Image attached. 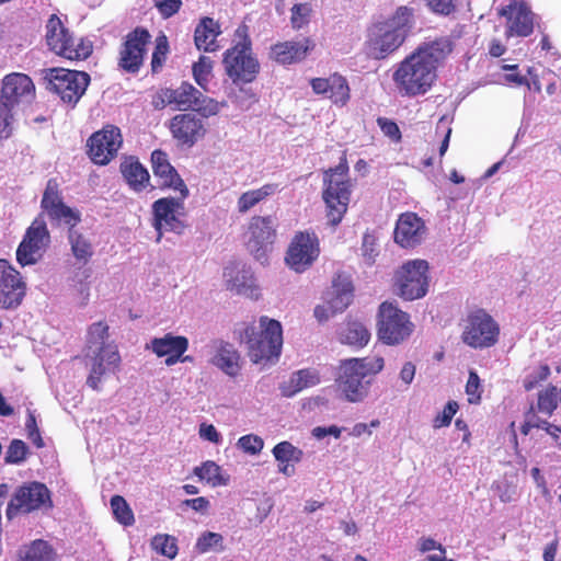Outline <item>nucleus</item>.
<instances>
[{
    "label": "nucleus",
    "instance_id": "f257e3e1",
    "mask_svg": "<svg viewBox=\"0 0 561 561\" xmlns=\"http://www.w3.org/2000/svg\"><path fill=\"white\" fill-rule=\"evenodd\" d=\"M463 33L465 25L458 24L450 36L425 42L400 61L392 75L399 94L415 98L427 93L436 81L438 66L450 56L455 41Z\"/></svg>",
    "mask_w": 561,
    "mask_h": 561
},
{
    "label": "nucleus",
    "instance_id": "f03ea898",
    "mask_svg": "<svg viewBox=\"0 0 561 561\" xmlns=\"http://www.w3.org/2000/svg\"><path fill=\"white\" fill-rule=\"evenodd\" d=\"M240 340L245 343L248 356L254 364L277 360L283 346L282 324L262 316L257 327L249 324L244 328Z\"/></svg>",
    "mask_w": 561,
    "mask_h": 561
},
{
    "label": "nucleus",
    "instance_id": "7ed1b4c3",
    "mask_svg": "<svg viewBox=\"0 0 561 561\" xmlns=\"http://www.w3.org/2000/svg\"><path fill=\"white\" fill-rule=\"evenodd\" d=\"M383 366L381 356L342 359L337 366L336 386L347 401L359 402L368 393L364 379L377 375Z\"/></svg>",
    "mask_w": 561,
    "mask_h": 561
},
{
    "label": "nucleus",
    "instance_id": "20e7f679",
    "mask_svg": "<svg viewBox=\"0 0 561 561\" xmlns=\"http://www.w3.org/2000/svg\"><path fill=\"white\" fill-rule=\"evenodd\" d=\"M352 194V183L348 178V164L343 154L340 163L323 172L322 199L325 204V215L329 224L337 226L347 211Z\"/></svg>",
    "mask_w": 561,
    "mask_h": 561
},
{
    "label": "nucleus",
    "instance_id": "39448f33",
    "mask_svg": "<svg viewBox=\"0 0 561 561\" xmlns=\"http://www.w3.org/2000/svg\"><path fill=\"white\" fill-rule=\"evenodd\" d=\"M413 10L399 7L387 21L375 25L368 41L369 51L376 59H383L396 51L405 41L412 27Z\"/></svg>",
    "mask_w": 561,
    "mask_h": 561
},
{
    "label": "nucleus",
    "instance_id": "423d86ee",
    "mask_svg": "<svg viewBox=\"0 0 561 561\" xmlns=\"http://www.w3.org/2000/svg\"><path fill=\"white\" fill-rule=\"evenodd\" d=\"M51 491L39 481H27L19 485L8 502L5 516L9 520L18 516L53 510Z\"/></svg>",
    "mask_w": 561,
    "mask_h": 561
},
{
    "label": "nucleus",
    "instance_id": "0eeeda50",
    "mask_svg": "<svg viewBox=\"0 0 561 561\" xmlns=\"http://www.w3.org/2000/svg\"><path fill=\"white\" fill-rule=\"evenodd\" d=\"M222 65L234 84L251 83L256 79L260 62L252 53V43L245 33L241 41L225 51Z\"/></svg>",
    "mask_w": 561,
    "mask_h": 561
},
{
    "label": "nucleus",
    "instance_id": "6e6552de",
    "mask_svg": "<svg viewBox=\"0 0 561 561\" xmlns=\"http://www.w3.org/2000/svg\"><path fill=\"white\" fill-rule=\"evenodd\" d=\"M44 79L47 81V90L71 106L84 95L91 81L88 72L65 68L46 69Z\"/></svg>",
    "mask_w": 561,
    "mask_h": 561
},
{
    "label": "nucleus",
    "instance_id": "1a4fd4ad",
    "mask_svg": "<svg viewBox=\"0 0 561 561\" xmlns=\"http://www.w3.org/2000/svg\"><path fill=\"white\" fill-rule=\"evenodd\" d=\"M428 271L430 266L425 260L415 259L402 264L393 276L398 296L409 301L423 298L428 291Z\"/></svg>",
    "mask_w": 561,
    "mask_h": 561
},
{
    "label": "nucleus",
    "instance_id": "9d476101",
    "mask_svg": "<svg viewBox=\"0 0 561 561\" xmlns=\"http://www.w3.org/2000/svg\"><path fill=\"white\" fill-rule=\"evenodd\" d=\"M413 323L407 312L394 304L385 301L378 311V337L387 345H397L413 332Z\"/></svg>",
    "mask_w": 561,
    "mask_h": 561
},
{
    "label": "nucleus",
    "instance_id": "9b49d317",
    "mask_svg": "<svg viewBox=\"0 0 561 561\" xmlns=\"http://www.w3.org/2000/svg\"><path fill=\"white\" fill-rule=\"evenodd\" d=\"M500 334L499 324L483 309H478L468 314L461 339L465 344L473 348H486L493 346Z\"/></svg>",
    "mask_w": 561,
    "mask_h": 561
},
{
    "label": "nucleus",
    "instance_id": "f8f14e48",
    "mask_svg": "<svg viewBox=\"0 0 561 561\" xmlns=\"http://www.w3.org/2000/svg\"><path fill=\"white\" fill-rule=\"evenodd\" d=\"M320 255V241L313 231H298L285 255L286 264L296 273L309 270Z\"/></svg>",
    "mask_w": 561,
    "mask_h": 561
},
{
    "label": "nucleus",
    "instance_id": "ddd939ff",
    "mask_svg": "<svg viewBox=\"0 0 561 561\" xmlns=\"http://www.w3.org/2000/svg\"><path fill=\"white\" fill-rule=\"evenodd\" d=\"M151 35L145 27L137 26L127 33L118 51L117 66L127 73H137L144 65Z\"/></svg>",
    "mask_w": 561,
    "mask_h": 561
},
{
    "label": "nucleus",
    "instance_id": "4468645a",
    "mask_svg": "<svg viewBox=\"0 0 561 561\" xmlns=\"http://www.w3.org/2000/svg\"><path fill=\"white\" fill-rule=\"evenodd\" d=\"M50 234L42 215L27 228L23 240L16 249V261L21 266L33 265L42 257L48 247Z\"/></svg>",
    "mask_w": 561,
    "mask_h": 561
},
{
    "label": "nucleus",
    "instance_id": "2eb2a0df",
    "mask_svg": "<svg viewBox=\"0 0 561 561\" xmlns=\"http://www.w3.org/2000/svg\"><path fill=\"white\" fill-rule=\"evenodd\" d=\"M184 199L181 196L180 198L162 197L152 204L153 226L158 232V241L162 237V229L178 234L184 232L186 228L183 220L185 216Z\"/></svg>",
    "mask_w": 561,
    "mask_h": 561
},
{
    "label": "nucleus",
    "instance_id": "dca6fc26",
    "mask_svg": "<svg viewBox=\"0 0 561 561\" xmlns=\"http://www.w3.org/2000/svg\"><path fill=\"white\" fill-rule=\"evenodd\" d=\"M122 144L121 129L114 125H106L89 137L88 156L93 163L106 165L117 156Z\"/></svg>",
    "mask_w": 561,
    "mask_h": 561
},
{
    "label": "nucleus",
    "instance_id": "f3484780",
    "mask_svg": "<svg viewBox=\"0 0 561 561\" xmlns=\"http://www.w3.org/2000/svg\"><path fill=\"white\" fill-rule=\"evenodd\" d=\"M41 208L47 214L51 222H62L69 229L75 228L81 221L80 213L64 203L59 183L54 178L49 179L46 183Z\"/></svg>",
    "mask_w": 561,
    "mask_h": 561
},
{
    "label": "nucleus",
    "instance_id": "a211bd4d",
    "mask_svg": "<svg viewBox=\"0 0 561 561\" xmlns=\"http://www.w3.org/2000/svg\"><path fill=\"white\" fill-rule=\"evenodd\" d=\"M247 249L256 260H265L266 251L276 238V220L273 216H253L248 225Z\"/></svg>",
    "mask_w": 561,
    "mask_h": 561
},
{
    "label": "nucleus",
    "instance_id": "6ab92c4d",
    "mask_svg": "<svg viewBox=\"0 0 561 561\" xmlns=\"http://www.w3.org/2000/svg\"><path fill=\"white\" fill-rule=\"evenodd\" d=\"M26 295V283L21 273L5 259H0V307L18 308Z\"/></svg>",
    "mask_w": 561,
    "mask_h": 561
},
{
    "label": "nucleus",
    "instance_id": "aec40b11",
    "mask_svg": "<svg viewBox=\"0 0 561 561\" xmlns=\"http://www.w3.org/2000/svg\"><path fill=\"white\" fill-rule=\"evenodd\" d=\"M173 140L181 147H193L204 139L207 128L204 121L194 113H179L168 124Z\"/></svg>",
    "mask_w": 561,
    "mask_h": 561
},
{
    "label": "nucleus",
    "instance_id": "412c9836",
    "mask_svg": "<svg viewBox=\"0 0 561 561\" xmlns=\"http://www.w3.org/2000/svg\"><path fill=\"white\" fill-rule=\"evenodd\" d=\"M201 91L193 84L184 81L178 88H162L152 95L151 105L154 110H163L167 106L176 111L186 112L195 107Z\"/></svg>",
    "mask_w": 561,
    "mask_h": 561
},
{
    "label": "nucleus",
    "instance_id": "4be33fe9",
    "mask_svg": "<svg viewBox=\"0 0 561 561\" xmlns=\"http://www.w3.org/2000/svg\"><path fill=\"white\" fill-rule=\"evenodd\" d=\"M506 19L505 36L527 37L534 32L535 14L525 1L512 0L499 10Z\"/></svg>",
    "mask_w": 561,
    "mask_h": 561
},
{
    "label": "nucleus",
    "instance_id": "5701e85b",
    "mask_svg": "<svg viewBox=\"0 0 561 561\" xmlns=\"http://www.w3.org/2000/svg\"><path fill=\"white\" fill-rule=\"evenodd\" d=\"M35 98V84L30 76L11 72L3 77L0 87V102L16 107L32 102Z\"/></svg>",
    "mask_w": 561,
    "mask_h": 561
},
{
    "label": "nucleus",
    "instance_id": "b1692460",
    "mask_svg": "<svg viewBox=\"0 0 561 561\" xmlns=\"http://www.w3.org/2000/svg\"><path fill=\"white\" fill-rule=\"evenodd\" d=\"M152 172L161 190L178 191L182 198L188 196V188L176 169L170 163L167 152L156 149L151 153Z\"/></svg>",
    "mask_w": 561,
    "mask_h": 561
},
{
    "label": "nucleus",
    "instance_id": "393cba45",
    "mask_svg": "<svg viewBox=\"0 0 561 561\" xmlns=\"http://www.w3.org/2000/svg\"><path fill=\"white\" fill-rule=\"evenodd\" d=\"M310 85L316 94L324 95L339 107L345 106L351 100L348 81L339 72H334L328 78H312Z\"/></svg>",
    "mask_w": 561,
    "mask_h": 561
},
{
    "label": "nucleus",
    "instance_id": "a878e982",
    "mask_svg": "<svg viewBox=\"0 0 561 561\" xmlns=\"http://www.w3.org/2000/svg\"><path fill=\"white\" fill-rule=\"evenodd\" d=\"M121 364V355L116 346L99 347L91 358L90 374L87 378V385L100 391L102 377L107 373H115Z\"/></svg>",
    "mask_w": 561,
    "mask_h": 561
},
{
    "label": "nucleus",
    "instance_id": "bb28decb",
    "mask_svg": "<svg viewBox=\"0 0 561 561\" xmlns=\"http://www.w3.org/2000/svg\"><path fill=\"white\" fill-rule=\"evenodd\" d=\"M313 48L314 44L308 37L299 42H279L271 47L270 58L280 65H291L304 60Z\"/></svg>",
    "mask_w": 561,
    "mask_h": 561
},
{
    "label": "nucleus",
    "instance_id": "cd10ccee",
    "mask_svg": "<svg viewBox=\"0 0 561 561\" xmlns=\"http://www.w3.org/2000/svg\"><path fill=\"white\" fill-rule=\"evenodd\" d=\"M188 348V339L183 335L167 333L162 337H154L150 342V350L158 357H165V365L173 366Z\"/></svg>",
    "mask_w": 561,
    "mask_h": 561
},
{
    "label": "nucleus",
    "instance_id": "c85d7f7f",
    "mask_svg": "<svg viewBox=\"0 0 561 561\" xmlns=\"http://www.w3.org/2000/svg\"><path fill=\"white\" fill-rule=\"evenodd\" d=\"M424 233V222L414 213L402 214L394 228V241L402 248L419 244Z\"/></svg>",
    "mask_w": 561,
    "mask_h": 561
},
{
    "label": "nucleus",
    "instance_id": "c756f323",
    "mask_svg": "<svg viewBox=\"0 0 561 561\" xmlns=\"http://www.w3.org/2000/svg\"><path fill=\"white\" fill-rule=\"evenodd\" d=\"M119 169L124 180L133 191L141 192L149 185V172L136 157L125 158Z\"/></svg>",
    "mask_w": 561,
    "mask_h": 561
},
{
    "label": "nucleus",
    "instance_id": "7c9ffc66",
    "mask_svg": "<svg viewBox=\"0 0 561 561\" xmlns=\"http://www.w3.org/2000/svg\"><path fill=\"white\" fill-rule=\"evenodd\" d=\"M221 33L219 24L211 18L205 16L195 27L194 43L198 50L216 51L219 48L217 37Z\"/></svg>",
    "mask_w": 561,
    "mask_h": 561
},
{
    "label": "nucleus",
    "instance_id": "2f4dec72",
    "mask_svg": "<svg viewBox=\"0 0 561 561\" xmlns=\"http://www.w3.org/2000/svg\"><path fill=\"white\" fill-rule=\"evenodd\" d=\"M241 357L234 346L228 342L220 341L216 346V354L211 363L225 374L236 377L241 369Z\"/></svg>",
    "mask_w": 561,
    "mask_h": 561
},
{
    "label": "nucleus",
    "instance_id": "473e14b6",
    "mask_svg": "<svg viewBox=\"0 0 561 561\" xmlns=\"http://www.w3.org/2000/svg\"><path fill=\"white\" fill-rule=\"evenodd\" d=\"M62 44L55 55L70 61L87 60L93 53L92 41L88 37H77L75 33Z\"/></svg>",
    "mask_w": 561,
    "mask_h": 561
},
{
    "label": "nucleus",
    "instance_id": "72a5a7b5",
    "mask_svg": "<svg viewBox=\"0 0 561 561\" xmlns=\"http://www.w3.org/2000/svg\"><path fill=\"white\" fill-rule=\"evenodd\" d=\"M62 44L55 55L70 61L87 60L93 53L92 41L88 37H77L75 33Z\"/></svg>",
    "mask_w": 561,
    "mask_h": 561
},
{
    "label": "nucleus",
    "instance_id": "f704fd0d",
    "mask_svg": "<svg viewBox=\"0 0 561 561\" xmlns=\"http://www.w3.org/2000/svg\"><path fill=\"white\" fill-rule=\"evenodd\" d=\"M73 32H71L58 14H50L45 24V43L49 51L56 54Z\"/></svg>",
    "mask_w": 561,
    "mask_h": 561
},
{
    "label": "nucleus",
    "instance_id": "c9c22d12",
    "mask_svg": "<svg viewBox=\"0 0 561 561\" xmlns=\"http://www.w3.org/2000/svg\"><path fill=\"white\" fill-rule=\"evenodd\" d=\"M279 191L277 183H266L259 188L243 192L237 199V210L239 214H247L260 203L267 199Z\"/></svg>",
    "mask_w": 561,
    "mask_h": 561
},
{
    "label": "nucleus",
    "instance_id": "e433bc0d",
    "mask_svg": "<svg viewBox=\"0 0 561 561\" xmlns=\"http://www.w3.org/2000/svg\"><path fill=\"white\" fill-rule=\"evenodd\" d=\"M56 551L53 546L44 539H35L22 547L18 552L16 561H55Z\"/></svg>",
    "mask_w": 561,
    "mask_h": 561
},
{
    "label": "nucleus",
    "instance_id": "4c0bfd02",
    "mask_svg": "<svg viewBox=\"0 0 561 561\" xmlns=\"http://www.w3.org/2000/svg\"><path fill=\"white\" fill-rule=\"evenodd\" d=\"M339 339L342 344L362 348L368 344L370 340V333L363 323L357 321H350L340 332Z\"/></svg>",
    "mask_w": 561,
    "mask_h": 561
},
{
    "label": "nucleus",
    "instance_id": "58836bf2",
    "mask_svg": "<svg viewBox=\"0 0 561 561\" xmlns=\"http://www.w3.org/2000/svg\"><path fill=\"white\" fill-rule=\"evenodd\" d=\"M68 239L75 257L87 263L93 255V248L89 239L75 228L69 229Z\"/></svg>",
    "mask_w": 561,
    "mask_h": 561
},
{
    "label": "nucleus",
    "instance_id": "ea45409f",
    "mask_svg": "<svg viewBox=\"0 0 561 561\" xmlns=\"http://www.w3.org/2000/svg\"><path fill=\"white\" fill-rule=\"evenodd\" d=\"M194 474L211 486L225 485L228 481V479L221 476V468L210 460L203 462L199 467H195Z\"/></svg>",
    "mask_w": 561,
    "mask_h": 561
},
{
    "label": "nucleus",
    "instance_id": "a19ab883",
    "mask_svg": "<svg viewBox=\"0 0 561 561\" xmlns=\"http://www.w3.org/2000/svg\"><path fill=\"white\" fill-rule=\"evenodd\" d=\"M320 375L316 369L305 368L296 371L291 379L290 385L293 390L287 396L295 394L306 388L313 387L320 382Z\"/></svg>",
    "mask_w": 561,
    "mask_h": 561
},
{
    "label": "nucleus",
    "instance_id": "79ce46f5",
    "mask_svg": "<svg viewBox=\"0 0 561 561\" xmlns=\"http://www.w3.org/2000/svg\"><path fill=\"white\" fill-rule=\"evenodd\" d=\"M347 291L348 284H346V289H344V294H342V298H340V301L330 298L325 305L317 306L314 308V317L317 318V320L319 322L328 321L336 312H341L345 308H347Z\"/></svg>",
    "mask_w": 561,
    "mask_h": 561
},
{
    "label": "nucleus",
    "instance_id": "37998d69",
    "mask_svg": "<svg viewBox=\"0 0 561 561\" xmlns=\"http://www.w3.org/2000/svg\"><path fill=\"white\" fill-rule=\"evenodd\" d=\"M31 455L27 444L19 438L10 442L4 453V463L7 465H21L25 462Z\"/></svg>",
    "mask_w": 561,
    "mask_h": 561
},
{
    "label": "nucleus",
    "instance_id": "c03bdc74",
    "mask_svg": "<svg viewBox=\"0 0 561 561\" xmlns=\"http://www.w3.org/2000/svg\"><path fill=\"white\" fill-rule=\"evenodd\" d=\"M213 60L207 56H199L198 60L193 64L192 73L195 82L204 90L208 91V83L213 72Z\"/></svg>",
    "mask_w": 561,
    "mask_h": 561
},
{
    "label": "nucleus",
    "instance_id": "a18cd8bd",
    "mask_svg": "<svg viewBox=\"0 0 561 561\" xmlns=\"http://www.w3.org/2000/svg\"><path fill=\"white\" fill-rule=\"evenodd\" d=\"M272 453L277 462L297 463L304 457V451L287 440L276 444Z\"/></svg>",
    "mask_w": 561,
    "mask_h": 561
},
{
    "label": "nucleus",
    "instance_id": "49530a36",
    "mask_svg": "<svg viewBox=\"0 0 561 561\" xmlns=\"http://www.w3.org/2000/svg\"><path fill=\"white\" fill-rule=\"evenodd\" d=\"M108 336V325L104 321L94 322L89 325L87 331V347L95 346L99 350V347L112 346L105 343Z\"/></svg>",
    "mask_w": 561,
    "mask_h": 561
},
{
    "label": "nucleus",
    "instance_id": "de8ad7c7",
    "mask_svg": "<svg viewBox=\"0 0 561 561\" xmlns=\"http://www.w3.org/2000/svg\"><path fill=\"white\" fill-rule=\"evenodd\" d=\"M151 548L161 556L174 559L178 554L175 537L167 534H158L151 539Z\"/></svg>",
    "mask_w": 561,
    "mask_h": 561
},
{
    "label": "nucleus",
    "instance_id": "09e8293b",
    "mask_svg": "<svg viewBox=\"0 0 561 561\" xmlns=\"http://www.w3.org/2000/svg\"><path fill=\"white\" fill-rule=\"evenodd\" d=\"M111 507H112L115 519L119 524H122L124 526H131L135 523L134 513L123 496H121V495L112 496Z\"/></svg>",
    "mask_w": 561,
    "mask_h": 561
},
{
    "label": "nucleus",
    "instance_id": "8fccbe9b",
    "mask_svg": "<svg viewBox=\"0 0 561 561\" xmlns=\"http://www.w3.org/2000/svg\"><path fill=\"white\" fill-rule=\"evenodd\" d=\"M557 396V387L554 386H549L543 391H540L538 393L537 405L535 407L536 410L548 416L552 415L558 407Z\"/></svg>",
    "mask_w": 561,
    "mask_h": 561
},
{
    "label": "nucleus",
    "instance_id": "3c124183",
    "mask_svg": "<svg viewBox=\"0 0 561 561\" xmlns=\"http://www.w3.org/2000/svg\"><path fill=\"white\" fill-rule=\"evenodd\" d=\"M193 111L197 112L203 117H210L217 115L222 107L227 105L226 102H218L217 100L206 96L201 92L199 98L196 100Z\"/></svg>",
    "mask_w": 561,
    "mask_h": 561
},
{
    "label": "nucleus",
    "instance_id": "603ef678",
    "mask_svg": "<svg viewBox=\"0 0 561 561\" xmlns=\"http://www.w3.org/2000/svg\"><path fill=\"white\" fill-rule=\"evenodd\" d=\"M290 11V23L293 28L300 30L301 27L309 23L312 13V8L310 3H296L293 5Z\"/></svg>",
    "mask_w": 561,
    "mask_h": 561
},
{
    "label": "nucleus",
    "instance_id": "864d4df0",
    "mask_svg": "<svg viewBox=\"0 0 561 561\" xmlns=\"http://www.w3.org/2000/svg\"><path fill=\"white\" fill-rule=\"evenodd\" d=\"M14 108L0 102V140L8 139L13 134Z\"/></svg>",
    "mask_w": 561,
    "mask_h": 561
},
{
    "label": "nucleus",
    "instance_id": "5fc2aeb1",
    "mask_svg": "<svg viewBox=\"0 0 561 561\" xmlns=\"http://www.w3.org/2000/svg\"><path fill=\"white\" fill-rule=\"evenodd\" d=\"M346 284H348V291H347V306L351 304L353 298V285L350 278L339 273L335 275V277L332 280V299L340 301V298H342V294H344V289H346Z\"/></svg>",
    "mask_w": 561,
    "mask_h": 561
},
{
    "label": "nucleus",
    "instance_id": "6e6d98bb",
    "mask_svg": "<svg viewBox=\"0 0 561 561\" xmlns=\"http://www.w3.org/2000/svg\"><path fill=\"white\" fill-rule=\"evenodd\" d=\"M222 536L218 533L206 531L204 533L196 542V549L201 553H205L215 547H220L222 550Z\"/></svg>",
    "mask_w": 561,
    "mask_h": 561
},
{
    "label": "nucleus",
    "instance_id": "4d7b16f0",
    "mask_svg": "<svg viewBox=\"0 0 561 561\" xmlns=\"http://www.w3.org/2000/svg\"><path fill=\"white\" fill-rule=\"evenodd\" d=\"M481 385L479 375L471 370L466 383V393L470 404H478L481 401Z\"/></svg>",
    "mask_w": 561,
    "mask_h": 561
},
{
    "label": "nucleus",
    "instance_id": "13d9d810",
    "mask_svg": "<svg viewBox=\"0 0 561 561\" xmlns=\"http://www.w3.org/2000/svg\"><path fill=\"white\" fill-rule=\"evenodd\" d=\"M238 446L250 455H256L261 453L264 446L263 439L254 434L243 435L238 440Z\"/></svg>",
    "mask_w": 561,
    "mask_h": 561
},
{
    "label": "nucleus",
    "instance_id": "bf43d9fd",
    "mask_svg": "<svg viewBox=\"0 0 561 561\" xmlns=\"http://www.w3.org/2000/svg\"><path fill=\"white\" fill-rule=\"evenodd\" d=\"M458 403L456 401H449L444 410L434 419L433 426L435 428H440L448 426L451 423L454 415L458 411Z\"/></svg>",
    "mask_w": 561,
    "mask_h": 561
},
{
    "label": "nucleus",
    "instance_id": "052dcab7",
    "mask_svg": "<svg viewBox=\"0 0 561 561\" xmlns=\"http://www.w3.org/2000/svg\"><path fill=\"white\" fill-rule=\"evenodd\" d=\"M518 69V65H503L502 70L508 72L504 76V81L508 84L517 87L526 85L527 88H530L528 79L520 75Z\"/></svg>",
    "mask_w": 561,
    "mask_h": 561
},
{
    "label": "nucleus",
    "instance_id": "680f3d73",
    "mask_svg": "<svg viewBox=\"0 0 561 561\" xmlns=\"http://www.w3.org/2000/svg\"><path fill=\"white\" fill-rule=\"evenodd\" d=\"M377 125L380 127L381 131L394 142H399L401 140V131L394 121L387 117H378Z\"/></svg>",
    "mask_w": 561,
    "mask_h": 561
},
{
    "label": "nucleus",
    "instance_id": "e2e57ef3",
    "mask_svg": "<svg viewBox=\"0 0 561 561\" xmlns=\"http://www.w3.org/2000/svg\"><path fill=\"white\" fill-rule=\"evenodd\" d=\"M362 251L364 257L367 260V263L373 264L376 256L378 255L377 239L373 233L366 232L364 234Z\"/></svg>",
    "mask_w": 561,
    "mask_h": 561
},
{
    "label": "nucleus",
    "instance_id": "0e129e2a",
    "mask_svg": "<svg viewBox=\"0 0 561 561\" xmlns=\"http://www.w3.org/2000/svg\"><path fill=\"white\" fill-rule=\"evenodd\" d=\"M428 8L436 14L449 15L456 10L454 0H426Z\"/></svg>",
    "mask_w": 561,
    "mask_h": 561
},
{
    "label": "nucleus",
    "instance_id": "69168bd1",
    "mask_svg": "<svg viewBox=\"0 0 561 561\" xmlns=\"http://www.w3.org/2000/svg\"><path fill=\"white\" fill-rule=\"evenodd\" d=\"M182 0H160L158 2V11L162 18L169 19L179 12Z\"/></svg>",
    "mask_w": 561,
    "mask_h": 561
},
{
    "label": "nucleus",
    "instance_id": "338daca9",
    "mask_svg": "<svg viewBox=\"0 0 561 561\" xmlns=\"http://www.w3.org/2000/svg\"><path fill=\"white\" fill-rule=\"evenodd\" d=\"M183 504L191 507L192 510L201 513L207 512L209 508V501L208 499L204 496L195 497V499H187L183 501Z\"/></svg>",
    "mask_w": 561,
    "mask_h": 561
},
{
    "label": "nucleus",
    "instance_id": "774afa93",
    "mask_svg": "<svg viewBox=\"0 0 561 561\" xmlns=\"http://www.w3.org/2000/svg\"><path fill=\"white\" fill-rule=\"evenodd\" d=\"M199 434L202 437L206 438L211 443H218L220 439V435L217 432L216 427L211 424L205 425L203 424L199 430Z\"/></svg>",
    "mask_w": 561,
    "mask_h": 561
}]
</instances>
